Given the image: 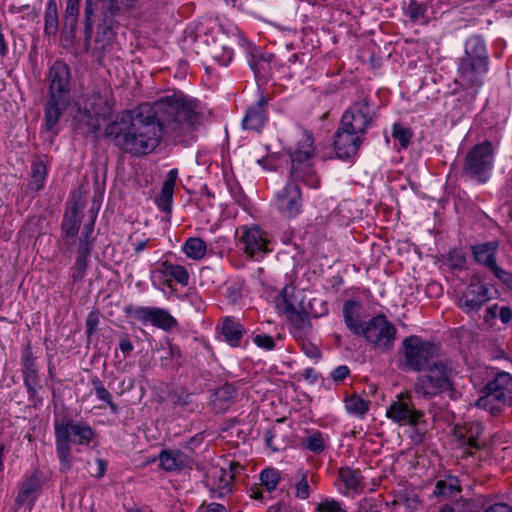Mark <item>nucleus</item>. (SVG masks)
<instances>
[{
  "mask_svg": "<svg viewBox=\"0 0 512 512\" xmlns=\"http://www.w3.org/2000/svg\"><path fill=\"white\" fill-rule=\"evenodd\" d=\"M203 117L200 103L182 92L164 96L152 104L116 115L104 129V137L121 151L146 155L159 144L163 133L174 138L190 134Z\"/></svg>",
  "mask_w": 512,
  "mask_h": 512,
  "instance_id": "obj_1",
  "label": "nucleus"
},
{
  "mask_svg": "<svg viewBox=\"0 0 512 512\" xmlns=\"http://www.w3.org/2000/svg\"><path fill=\"white\" fill-rule=\"evenodd\" d=\"M313 142L312 133L303 130L296 147L290 151L289 182L277 194V207L287 217L296 216L302 208V194L298 183L310 188H317L320 184L312 163L315 151Z\"/></svg>",
  "mask_w": 512,
  "mask_h": 512,
  "instance_id": "obj_2",
  "label": "nucleus"
},
{
  "mask_svg": "<svg viewBox=\"0 0 512 512\" xmlns=\"http://www.w3.org/2000/svg\"><path fill=\"white\" fill-rule=\"evenodd\" d=\"M489 69V53L479 35L469 37L464 44V55L459 58L456 83L475 97L484 83Z\"/></svg>",
  "mask_w": 512,
  "mask_h": 512,
  "instance_id": "obj_3",
  "label": "nucleus"
},
{
  "mask_svg": "<svg viewBox=\"0 0 512 512\" xmlns=\"http://www.w3.org/2000/svg\"><path fill=\"white\" fill-rule=\"evenodd\" d=\"M54 435L59 470L67 473L72 468V445H89L95 432L87 422L65 416L54 421Z\"/></svg>",
  "mask_w": 512,
  "mask_h": 512,
  "instance_id": "obj_4",
  "label": "nucleus"
},
{
  "mask_svg": "<svg viewBox=\"0 0 512 512\" xmlns=\"http://www.w3.org/2000/svg\"><path fill=\"white\" fill-rule=\"evenodd\" d=\"M425 371L427 373L418 376L413 384L416 394L425 399H431L442 393H448L451 399H456L457 391L453 378L457 371L452 360L437 358Z\"/></svg>",
  "mask_w": 512,
  "mask_h": 512,
  "instance_id": "obj_5",
  "label": "nucleus"
},
{
  "mask_svg": "<svg viewBox=\"0 0 512 512\" xmlns=\"http://www.w3.org/2000/svg\"><path fill=\"white\" fill-rule=\"evenodd\" d=\"M482 393L475 405L492 415L500 413L504 407L512 406V376L508 372H498L484 386Z\"/></svg>",
  "mask_w": 512,
  "mask_h": 512,
  "instance_id": "obj_6",
  "label": "nucleus"
},
{
  "mask_svg": "<svg viewBox=\"0 0 512 512\" xmlns=\"http://www.w3.org/2000/svg\"><path fill=\"white\" fill-rule=\"evenodd\" d=\"M400 352L404 356L408 370L422 372L439 358L440 346L425 341L420 336L410 335L403 339Z\"/></svg>",
  "mask_w": 512,
  "mask_h": 512,
  "instance_id": "obj_7",
  "label": "nucleus"
},
{
  "mask_svg": "<svg viewBox=\"0 0 512 512\" xmlns=\"http://www.w3.org/2000/svg\"><path fill=\"white\" fill-rule=\"evenodd\" d=\"M493 163V145L485 140L474 145L467 152L462 166V175L476 183H486L491 176Z\"/></svg>",
  "mask_w": 512,
  "mask_h": 512,
  "instance_id": "obj_8",
  "label": "nucleus"
},
{
  "mask_svg": "<svg viewBox=\"0 0 512 512\" xmlns=\"http://www.w3.org/2000/svg\"><path fill=\"white\" fill-rule=\"evenodd\" d=\"M375 350L382 353H389L393 350L397 328L385 315L372 317L365 323L361 334Z\"/></svg>",
  "mask_w": 512,
  "mask_h": 512,
  "instance_id": "obj_9",
  "label": "nucleus"
},
{
  "mask_svg": "<svg viewBox=\"0 0 512 512\" xmlns=\"http://www.w3.org/2000/svg\"><path fill=\"white\" fill-rule=\"evenodd\" d=\"M425 413L417 409L409 393L396 396L386 411V417L400 426L415 427L424 422Z\"/></svg>",
  "mask_w": 512,
  "mask_h": 512,
  "instance_id": "obj_10",
  "label": "nucleus"
},
{
  "mask_svg": "<svg viewBox=\"0 0 512 512\" xmlns=\"http://www.w3.org/2000/svg\"><path fill=\"white\" fill-rule=\"evenodd\" d=\"M376 113L372 110L370 100L364 97L354 102L342 115L341 123L344 127L366 135L368 128L372 125Z\"/></svg>",
  "mask_w": 512,
  "mask_h": 512,
  "instance_id": "obj_11",
  "label": "nucleus"
},
{
  "mask_svg": "<svg viewBox=\"0 0 512 512\" xmlns=\"http://www.w3.org/2000/svg\"><path fill=\"white\" fill-rule=\"evenodd\" d=\"M125 313L143 324L150 323L166 331L178 325L177 320L167 310L158 307L129 305L125 308Z\"/></svg>",
  "mask_w": 512,
  "mask_h": 512,
  "instance_id": "obj_12",
  "label": "nucleus"
},
{
  "mask_svg": "<svg viewBox=\"0 0 512 512\" xmlns=\"http://www.w3.org/2000/svg\"><path fill=\"white\" fill-rule=\"evenodd\" d=\"M239 245L247 256L255 259L270 251L266 232L256 225L242 228Z\"/></svg>",
  "mask_w": 512,
  "mask_h": 512,
  "instance_id": "obj_13",
  "label": "nucleus"
},
{
  "mask_svg": "<svg viewBox=\"0 0 512 512\" xmlns=\"http://www.w3.org/2000/svg\"><path fill=\"white\" fill-rule=\"evenodd\" d=\"M365 139V135L346 128L340 122L334 135V149L337 157L347 160L355 156Z\"/></svg>",
  "mask_w": 512,
  "mask_h": 512,
  "instance_id": "obj_14",
  "label": "nucleus"
},
{
  "mask_svg": "<svg viewBox=\"0 0 512 512\" xmlns=\"http://www.w3.org/2000/svg\"><path fill=\"white\" fill-rule=\"evenodd\" d=\"M490 300L489 288L480 281L472 280L458 299V306L468 314H476Z\"/></svg>",
  "mask_w": 512,
  "mask_h": 512,
  "instance_id": "obj_15",
  "label": "nucleus"
},
{
  "mask_svg": "<svg viewBox=\"0 0 512 512\" xmlns=\"http://www.w3.org/2000/svg\"><path fill=\"white\" fill-rule=\"evenodd\" d=\"M277 309L286 315L288 320L298 329L310 327L308 313L302 307L301 303H294V296L289 295L288 288L284 287L276 301Z\"/></svg>",
  "mask_w": 512,
  "mask_h": 512,
  "instance_id": "obj_16",
  "label": "nucleus"
},
{
  "mask_svg": "<svg viewBox=\"0 0 512 512\" xmlns=\"http://www.w3.org/2000/svg\"><path fill=\"white\" fill-rule=\"evenodd\" d=\"M84 207L85 201L80 195H74L68 204L61 222V233L67 245L70 244V239H73L80 229L81 214Z\"/></svg>",
  "mask_w": 512,
  "mask_h": 512,
  "instance_id": "obj_17",
  "label": "nucleus"
},
{
  "mask_svg": "<svg viewBox=\"0 0 512 512\" xmlns=\"http://www.w3.org/2000/svg\"><path fill=\"white\" fill-rule=\"evenodd\" d=\"M23 382L27 389L29 400L36 406L42 400L38 398V390L42 388L38 368L32 352L27 349L22 358Z\"/></svg>",
  "mask_w": 512,
  "mask_h": 512,
  "instance_id": "obj_18",
  "label": "nucleus"
},
{
  "mask_svg": "<svg viewBox=\"0 0 512 512\" xmlns=\"http://www.w3.org/2000/svg\"><path fill=\"white\" fill-rule=\"evenodd\" d=\"M49 96L69 98L70 69L62 61H56L49 70Z\"/></svg>",
  "mask_w": 512,
  "mask_h": 512,
  "instance_id": "obj_19",
  "label": "nucleus"
},
{
  "mask_svg": "<svg viewBox=\"0 0 512 512\" xmlns=\"http://www.w3.org/2000/svg\"><path fill=\"white\" fill-rule=\"evenodd\" d=\"M43 482L39 472L35 471L30 476L25 477L19 486V492L15 499L16 506H27L31 511L35 501L40 495Z\"/></svg>",
  "mask_w": 512,
  "mask_h": 512,
  "instance_id": "obj_20",
  "label": "nucleus"
},
{
  "mask_svg": "<svg viewBox=\"0 0 512 512\" xmlns=\"http://www.w3.org/2000/svg\"><path fill=\"white\" fill-rule=\"evenodd\" d=\"M271 100L270 96L260 95L257 102L250 106L242 121L244 129L259 131L268 120L267 104Z\"/></svg>",
  "mask_w": 512,
  "mask_h": 512,
  "instance_id": "obj_21",
  "label": "nucleus"
},
{
  "mask_svg": "<svg viewBox=\"0 0 512 512\" xmlns=\"http://www.w3.org/2000/svg\"><path fill=\"white\" fill-rule=\"evenodd\" d=\"M102 22L99 0H85L81 24L83 25L84 44L89 47L93 37L94 26Z\"/></svg>",
  "mask_w": 512,
  "mask_h": 512,
  "instance_id": "obj_22",
  "label": "nucleus"
},
{
  "mask_svg": "<svg viewBox=\"0 0 512 512\" xmlns=\"http://www.w3.org/2000/svg\"><path fill=\"white\" fill-rule=\"evenodd\" d=\"M499 242L497 240L478 243L470 247L473 260L491 271L497 264V252Z\"/></svg>",
  "mask_w": 512,
  "mask_h": 512,
  "instance_id": "obj_23",
  "label": "nucleus"
},
{
  "mask_svg": "<svg viewBox=\"0 0 512 512\" xmlns=\"http://www.w3.org/2000/svg\"><path fill=\"white\" fill-rule=\"evenodd\" d=\"M122 7V0H99L102 22L98 24V35L106 36L112 33L115 26V16L120 13Z\"/></svg>",
  "mask_w": 512,
  "mask_h": 512,
  "instance_id": "obj_24",
  "label": "nucleus"
},
{
  "mask_svg": "<svg viewBox=\"0 0 512 512\" xmlns=\"http://www.w3.org/2000/svg\"><path fill=\"white\" fill-rule=\"evenodd\" d=\"M69 105V98H48L45 105V128L47 131H54L56 125Z\"/></svg>",
  "mask_w": 512,
  "mask_h": 512,
  "instance_id": "obj_25",
  "label": "nucleus"
},
{
  "mask_svg": "<svg viewBox=\"0 0 512 512\" xmlns=\"http://www.w3.org/2000/svg\"><path fill=\"white\" fill-rule=\"evenodd\" d=\"M177 177L178 170L176 168L171 169L167 173L166 179L162 184L161 191L155 199L158 208L167 214H170L172 210L173 191Z\"/></svg>",
  "mask_w": 512,
  "mask_h": 512,
  "instance_id": "obj_26",
  "label": "nucleus"
},
{
  "mask_svg": "<svg viewBox=\"0 0 512 512\" xmlns=\"http://www.w3.org/2000/svg\"><path fill=\"white\" fill-rule=\"evenodd\" d=\"M482 432L483 428L478 423L471 424L466 428L465 434L461 435L463 456H473L475 451L485 446V441L480 438Z\"/></svg>",
  "mask_w": 512,
  "mask_h": 512,
  "instance_id": "obj_27",
  "label": "nucleus"
},
{
  "mask_svg": "<svg viewBox=\"0 0 512 512\" xmlns=\"http://www.w3.org/2000/svg\"><path fill=\"white\" fill-rule=\"evenodd\" d=\"M161 467L168 472L182 470L191 463V458L181 450H163L159 454Z\"/></svg>",
  "mask_w": 512,
  "mask_h": 512,
  "instance_id": "obj_28",
  "label": "nucleus"
},
{
  "mask_svg": "<svg viewBox=\"0 0 512 512\" xmlns=\"http://www.w3.org/2000/svg\"><path fill=\"white\" fill-rule=\"evenodd\" d=\"M360 309L361 304L358 301L355 300H347L343 305V317L344 322L347 326V328L354 334V335H361L362 330H364V326L361 319H360Z\"/></svg>",
  "mask_w": 512,
  "mask_h": 512,
  "instance_id": "obj_29",
  "label": "nucleus"
},
{
  "mask_svg": "<svg viewBox=\"0 0 512 512\" xmlns=\"http://www.w3.org/2000/svg\"><path fill=\"white\" fill-rule=\"evenodd\" d=\"M462 491L460 481L456 476L447 475L437 480L433 495L437 498L452 499L460 495Z\"/></svg>",
  "mask_w": 512,
  "mask_h": 512,
  "instance_id": "obj_30",
  "label": "nucleus"
},
{
  "mask_svg": "<svg viewBox=\"0 0 512 512\" xmlns=\"http://www.w3.org/2000/svg\"><path fill=\"white\" fill-rule=\"evenodd\" d=\"M237 389L232 384H224L217 388L213 395L212 405L216 412H225L233 403Z\"/></svg>",
  "mask_w": 512,
  "mask_h": 512,
  "instance_id": "obj_31",
  "label": "nucleus"
},
{
  "mask_svg": "<svg viewBox=\"0 0 512 512\" xmlns=\"http://www.w3.org/2000/svg\"><path fill=\"white\" fill-rule=\"evenodd\" d=\"M245 329L243 325L233 317H225L223 320L221 334L225 341L232 347L240 345Z\"/></svg>",
  "mask_w": 512,
  "mask_h": 512,
  "instance_id": "obj_32",
  "label": "nucleus"
},
{
  "mask_svg": "<svg viewBox=\"0 0 512 512\" xmlns=\"http://www.w3.org/2000/svg\"><path fill=\"white\" fill-rule=\"evenodd\" d=\"M159 272L166 277L173 278L182 286L189 284V273L184 266L163 261L160 264Z\"/></svg>",
  "mask_w": 512,
  "mask_h": 512,
  "instance_id": "obj_33",
  "label": "nucleus"
},
{
  "mask_svg": "<svg viewBox=\"0 0 512 512\" xmlns=\"http://www.w3.org/2000/svg\"><path fill=\"white\" fill-rule=\"evenodd\" d=\"M100 116L101 115H96L90 110L79 112V114L76 116L77 129L82 134L96 133L100 129Z\"/></svg>",
  "mask_w": 512,
  "mask_h": 512,
  "instance_id": "obj_34",
  "label": "nucleus"
},
{
  "mask_svg": "<svg viewBox=\"0 0 512 512\" xmlns=\"http://www.w3.org/2000/svg\"><path fill=\"white\" fill-rule=\"evenodd\" d=\"M59 29V15L56 0H48L44 13V33L56 36Z\"/></svg>",
  "mask_w": 512,
  "mask_h": 512,
  "instance_id": "obj_35",
  "label": "nucleus"
},
{
  "mask_svg": "<svg viewBox=\"0 0 512 512\" xmlns=\"http://www.w3.org/2000/svg\"><path fill=\"white\" fill-rule=\"evenodd\" d=\"M182 250L187 257L194 260H200L206 254L207 245L204 240L197 237H191L185 241Z\"/></svg>",
  "mask_w": 512,
  "mask_h": 512,
  "instance_id": "obj_36",
  "label": "nucleus"
},
{
  "mask_svg": "<svg viewBox=\"0 0 512 512\" xmlns=\"http://www.w3.org/2000/svg\"><path fill=\"white\" fill-rule=\"evenodd\" d=\"M96 215H92L88 223L84 224L81 235L78 243V250H82L83 252H91L94 247L95 237L94 233V225H95Z\"/></svg>",
  "mask_w": 512,
  "mask_h": 512,
  "instance_id": "obj_37",
  "label": "nucleus"
},
{
  "mask_svg": "<svg viewBox=\"0 0 512 512\" xmlns=\"http://www.w3.org/2000/svg\"><path fill=\"white\" fill-rule=\"evenodd\" d=\"M305 449L314 454H320L327 448V438L320 431H314L302 439Z\"/></svg>",
  "mask_w": 512,
  "mask_h": 512,
  "instance_id": "obj_38",
  "label": "nucleus"
},
{
  "mask_svg": "<svg viewBox=\"0 0 512 512\" xmlns=\"http://www.w3.org/2000/svg\"><path fill=\"white\" fill-rule=\"evenodd\" d=\"M345 408L349 414L362 417L369 410V402L359 395L353 394L345 399Z\"/></svg>",
  "mask_w": 512,
  "mask_h": 512,
  "instance_id": "obj_39",
  "label": "nucleus"
},
{
  "mask_svg": "<svg viewBox=\"0 0 512 512\" xmlns=\"http://www.w3.org/2000/svg\"><path fill=\"white\" fill-rule=\"evenodd\" d=\"M339 477L348 489H358L362 485V474L359 469L343 467L339 470Z\"/></svg>",
  "mask_w": 512,
  "mask_h": 512,
  "instance_id": "obj_40",
  "label": "nucleus"
},
{
  "mask_svg": "<svg viewBox=\"0 0 512 512\" xmlns=\"http://www.w3.org/2000/svg\"><path fill=\"white\" fill-rule=\"evenodd\" d=\"M46 175L47 170L44 163L41 161L33 162L31 167V180L29 182L30 189L39 191L44 185Z\"/></svg>",
  "mask_w": 512,
  "mask_h": 512,
  "instance_id": "obj_41",
  "label": "nucleus"
},
{
  "mask_svg": "<svg viewBox=\"0 0 512 512\" xmlns=\"http://www.w3.org/2000/svg\"><path fill=\"white\" fill-rule=\"evenodd\" d=\"M91 252H83L77 249V257L73 267L71 268V278L74 282L81 281L88 267V257Z\"/></svg>",
  "mask_w": 512,
  "mask_h": 512,
  "instance_id": "obj_42",
  "label": "nucleus"
},
{
  "mask_svg": "<svg viewBox=\"0 0 512 512\" xmlns=\"http://www.w3.org/2000/svg\"><path fill=\"white\" fill-rule=\"evenodd\" d=\"M453 512H481L484 509V503L481 499H462L449 504Z\"/></svg>",
  "mask_w": 512,
  "mask_h": 512,
  "instance_id": "obj_43",
  "label": "nucleus"
},
{
  "mask_svg": "<svg viewBox=\"0 0 512 512\" xmlns=\"http://www.w3.org/2000/svg\"><path fill=\"white\" fill-rule=\"evenodd\" d=\"M95 394L99 400H102L108 404L113 413L118 412L117 405L112 401L111 393L104 387L102 381L98 377H94L91 380Z\"/></svg>",
  "mask_w": 512,
  "mask_h": 512,
  "instance_id": "obj_44",
  "label": "nucleus"
},
{
  "mask_svg": "<svg viewBox=\"0 0 512 512\" xmlns=\"http://www.w3.org/2000/svg\"><path fill=\"white\" fill-rule=\"evenodd\" d=\"M90 108V111L96 115L102 116L107 115L111 111V105L109 104V101L99 93L93 94L90 102Z\"/></svg>",
  "mask_w": 512,
  "mask_h": 512,
  "instance_id": "obj_45",
  "label": "nucleus"
},
{
  "mask_svg": "<svg viewBox=\"0 0 512 512\" xmlns=\"http://www.w3.org/2000/svg\"><path fill=\"white\" fill-rule=\"evenodd\" d=\"M261 484L271 492L276 489L277 484L280 481L279 472L275 469H265L260 474Z\"/></svg>",
  "mask_w": 512,
  "mask_h": 512,
  "instance_id": "obj_46",
  "label": "nucleus"
},
{
  "mask_svg": "<svg viewBox=\"0 0 512 512\" xmlns=\"http://www.w3.org/2000/svg\"><path fill=\"white\" fill-rule=\"evenodd\" d=\"M168 361L171 362L173 368H178L183 363V355L180 348L177 345L169 343L167 356L163 357L162 364L168 365Z\"/></svg>",
  "mask_w": 512,
  "mask_h": 512,
  "instance_id": "obj_47",
  "label": "nucleus"
},
{
  "mask_svg": "<svg viewBox=\"0 0 512 512\" xmlns=\"http://www.w3.org/2000/svg\"><path fill=\"white\" fill-rule=\"evenodd\" d=\"M79 17L77 16H65L63 18L62 32L67 39L74 40L77 33Z\"/></svg>",
  "mask_w": 512,
  "mask_h": 512,
  "instance_id": "obj_48",
  "label": "nucleus"
},
{
  "mask_svg": "<svg viewBox=\"0 0 512 512\" xmlns=\"http://www.w3.org/2000/svg\"><path fill=\"white\" fill-rule=\"evenodd\" d=\"M169 400L177 406H185L191 403V394L184 388H176L169 393Z\"/></svg>",
  "mask_w": 512,
  "mask_h": 512,
  "instance_id": "obj_49",
  "label": "nucleus"
},
{
  "mask_svg": "<svg viewBox=\"0 0 512 512\" xmlns=\"http://www.w3.org/2000/svg\"><path fill=\"white\" fill-rule=\"evenodd\" d=\"M392 136L398 140L403 148H406L411 140L412 133L409 129L400 124H394Z\"/></svg>",
  "mask_w": 512,
  "mask_h": 512,
  "instance_id": "obj_50",
  "label": "nucleus"
},
{
  "mask_svg": "<svg viewBox=\"0 0 512 512\" xmlns=\"http://www.w3.org/2000/svg\"><path fill=\"white\" fill-rule=\"evenodd\" d=\"M269 59L265 58L263 55H251L249 59V66L253 70L256 76H261L263 72H265Z\"/></svg>",
  "mask_w": 512,
  "mask_h": 512,
  "instance_id": "obj_51",
  "label": "nucleus"
},
{
  "mask_svg": "<svg viewBox=\"0 0 512 512\" xmlns=\"http://www.w3.org/2000/svg\"><path fill=\"white\" fill-rule=\"evenodd\" d=\"M295 496L299 499H307L310 495V485L307 480V473L302 472L299 481L295 485Z\"/></svg>",
  "mask_w": 512,
  "mask_h": 512,
  "instance_id": "obj_52",
  "label": "nucleus"
},
{
  "mask_svg": "<svg viewBox=\"0 0 512 512\" xmlns=\"http://www.w3.org/2000/svg\"><path fill=\"white\" fill-rule=\"evenodd\" d=\"M99 322H100L99 310L94 309L91 312H89V314L86 318V322H85V327H86L85 332H86L87 337H90L91 335H93L96 332Z\"/></svg>",
  "mask_w": 512,
  "mask_h": 512,
  "instance_id": "obj_53",
  "label": "nucleus"
},
{
  "mask_svg": "<svg viewBox=\"0 0 512 512\" xmlns=\"http://www.w3.org/2000/svg\"><path fill=\"white\" fill-rule=\"evenodd\" d=\"M299 344L301 346V350L307 357L315 360L321 357V352L318 346L309 341L308 339H301Z\"/></svg>",
  "mask_w": 512,
  "mask_h": 512,
  "instance_id": "obj_54",
  "label": "nucleus"
},
{
  "mask_svg": "<svg viewBox=\"0 0 512 512\" xmlns=\"http://www.w3.org/2000/svg\"><path fill=\"white\" fill-rule=\"evenodd\" d=\"M426 6L416 0H411L408 5V15L412 21H417L424 17Z\"/></svg>",
  "mask_w": 512,
  "mask_h": 512,
  "instance_id": "obj_55",
  "label": "nucleus"
},
{
  "mask_svg": "<svg viewBox=\"0 0 512 512\" xmlns=\"http://www.w3.org/2000/svg\"><path fill=\"white\" fill-rule=\"evenodd\" d=\"M317 512H347L341 504L333 499H326L320 502L316 507Z\"/></svg>",
  "mask_w": 512,
  "mask_h": 512,
  "instance_id": "obj_56",
  "label": "nucleus"
},
{
  "mask_svg": "<svg viewBox=\"0 0 512 512\" xmlns=\"http://www.w3.org/2000/svg\"><path fill=\"white\" fill-rule=\"evenodd\" d=\"M253 342L260 348L265 350H273L275 347L274 339L267 334H257L253 337Z\"/></svg>",
  "mask_w": 512,
  "mask_h": 512,
  "instance_id": "obj_57",
  "label": "nucleus"
},
{
  "mask_svg": "<svg viewBox=\"0 0 512 512\" xmlns=\"http://www.w3.org/2000/svg\"><path fill=\"white\" fill-rule=\"evenodd\" d=\"M490 272L508 288H512V273L499 267H494Z\"/></svg>",
  "mask_w": 512,
  "mask_h": 512,
  "instance_id": "obj_58",
  "label": "nucleus"
},
{
  "mask_svg": "<svg viewBox=\"0 0 512 512\" xmlns=\"http://www.w3.org/2000/svg\"><path fill=\"white\" fill-rule=\"evenodd\" d=\"M81 0H66L65 16L79 17Z\"/></svg>",
  "mask_w": 512,
  "mask_h": 512,
  "instance_id": "obj_59",
  "label": "nucleus"
},
{
  "mask_svg": "<svg viewBox=\"0 0 512 512\" xmlns=\"http://www.w3.org/2000/svg\"><path fill=\"white\" fill-rule=\"evenodd\" d=\"M349 373H350V370H349L348 366L341 365V366L336 367L332 371L331 377L335 382H341L349 375Z\"/></svg>",
  "mask_w": 512,
  "mask_h": 512,
  "instance_id": "obj_60",
  "label": "nucleus"
},
{
  "mask_svg": "<svg viewBox=\"0 0 512 512\" xmlns=\"http://www.w3.org/2000/svg\"><path fill=\"white\" fill-rule=\"evenodd\" d=\"M484 512H512V507L505 503H496L489 506Z\"/></svg>",
  "mask_w": 512,
  "mask_h": 512,
  "instance_id": "obj_61",
  "label": "nucleus"
},
{
  "mask_svg": "<svg viewBox=\"0 0 512 512\" xmlns=\"http://www.w3.org/2000/svg\"><path fill=\"white\" fill-rule=\"evenodd\" d=\"M499 318L502 323L507 324L512 319V310L508 306H503L499 309Z\"/></svg>",
  "mask_w": 512,
  "mask_h": 512,
  "instance_id": "obj_62",
  "label": "nucleus"
},
{
  "mask_svg": "<svg viewBox=\"0 0 512 512\" xmlns=\"http://www.w3.org/2000/svg\"><path fill=\"white\" fill-rule=\"evenodd\" d=\"M498 313H499V311H498V305H497V304H495V305H493V306L489 307V308L486 310L485 314H484V317H483V318H484V321H485L486 323L491 322L492 320H494V319L497 317V315L499 316V314H498Z\"/></svg>",
  "mask_w": 512,
  "mask_h": 512,
  "instance_id": "obj_63",
  "label": "nucleus"
},
{
  "mask_svg": "<svg viewBox=\"0 0 512 512\" xmlns=\"http://www.w3.org/2000/svg\"><path fill=\"white\" fill-rule=\"evenodd\" d=\"M119 348L125 355H127L134 349V346L132 342L125 336L121 338Z\"/></svg>",
  "mask_w": 512,
  "mask_h": 512,
  "instance_id": "obj_64",
  "label": "nucleus"
}]
</instances>
